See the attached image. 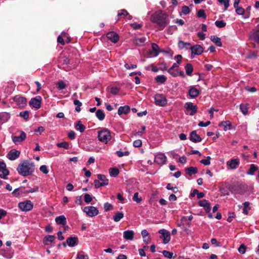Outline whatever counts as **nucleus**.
<instances>
[{
    "label": "nucleus",
    "instance_id": "1",
    "mask_svg": "<svg viewBox=\"0 0 259 259\" xmlns=\"http://www.w3.org/2000/svg\"><path fill=\"white\" fill-rule=\"evenodd\" d=\"M151 21L156 23L160 29H164L169 22L168 15L162 11L153 14L151 15Z\"/></svg>",
    "mask_w": 259,
    "mask_h": 259
},
{
    "label": "nucleus",
    "instance_id": "2",
    "mask_svg": "<svg viewBox=\"0 0 259 259\" xmlns=\"http://www.w3.org/2000/svg\"><path fill=\"white\" fill-rule=\"evenodd\" d=\"M34 163L27 160L19 164L17 168L18 173L22 176L31 175L34 172Z\"/></svg>",
    "mask_w": 259,
    "mask_h": 259
},
{
    "label": "nucleus",
    "instance_id": "3",
    "mask_svg": "<svg viewBox=\"0 0 259 259\" xmlns=\"http://www.w3.org/2000/svg\"><path fill=\"white\" fill-rule=\"evenodd\" d=\"M98 137L100 141L105 143H107V142L111 138V136L109 131L106 129L99 131L98 132Z\"/></svg>",
    "mask_w": 259,
    "mask_h": 259
},
{
    "label": "nucleus",
    "instance_id": "4",
    "mask_svg": "<svg viewBox=\"0 0 259 259\" xmlns=\"http://www.w3.org/2000/svg\"><path fill=\"white\" fill-rule=\"evenodd\" d=\"M33 204L30 200L19 203L18 207L23 211H28L33 208Z\"/></svg>",
    "mask_w": 259,
    "mask_h": 259
},
{
    "label": "nucleus",
    "instance_id": "5",
    "mask_svg": "<svg viewBox=\"0 0 259 259\" xmlns=\"http://www.w3.org/2000/svg\"><path fill=\"white\" fill-rule=\"evenodd\" d=\"M155 103L159 106H164L167 103L165 97L161 94H156L154 96Z\"/></svg>",
    "mask_w": 259,
    "mask_h": 259
},
{
    "label": "nucleus",
    "instance_id": "6",
    "mask_svg": "<svg viewBox=\"0 0 259 259\" xmlns=\"http://www.w3.org/2000/svg\"><path fill=\"white\" fill-rule=\"evenodd\" d=\"M84 211L90 217H93L97 215L99 211L97 208L93 206H86L84 208Z\"/></svg>",
    "mask_w": 259,
    "mask_h": 259
},
{
    "label": "nucleus",
    "instance_id": "7",
    "mask_svg": "<svg viewBox=\"0 0 259 259\" xmlns=\"http://www.w3.org/2000/svg\"><path fill=\"white\" fill-rule=\"evenodd\" d=\"M0 178L4 179H8V175L9 174V171L6 168V164L4 161H0Z\"/></svg>",
    "mask_w": 259,
    "mask_h": 259
},
{
    "label": "nucleus",
    "instance_id": "8",
    "mask_svg": "<svg viewBox=\"0 0 259 259\" xmlns=\"http://www.w3.org/2000/svg\"><path fill=\"white\" fill-rule=\"evenodd\" d=\"M158 233L161 234L160 238L163 239L164 244H167L170 241V233L168 231L165 229H161L158 231Z\"/></svg>",
    "mask_w": 259,
    "mask_h": 259
},
{
    "label": "nucleus",
    "instance_id": "9",
    "mask_svg": "<svg viewBox=\"0 0 259 259\" xmlns=\"http://www.w3.org/2000/svg\"><path fill=\"white\" fill-rule=\"evenodd\" d=\"M41 97L39 96H36V97L32 98L29 101V104L30 106H33L34 108L38 109L41 106Z\"/></svg>",
    "mask_w": 259,
    "mask_h": 259
},
{
    "label": "nucleus",
    "instance_id": "10",
    "mask_svg": "<svg viewBox=\"0 0 259 259\" xmlns=\"http://www.w3.org/2000/svg\"><path fill=\"white\" fill-rule=\"evenodd\" d=\"M166 156L163 153H160L155 156L154 161L158 164H163L166 161Z\"/></svg>",
    "mask_w": 259,
    "mask_h": 259
},
{
    "label": "nucleus",
    "instance_id": "11",
    "mask_svg": "<svg viewBox=\"0 0 259 259\" xmlns=\"http://www.w3.org/2000/svg\"><path fill=\"white\" fill-rule=\"evenodd\" d=\"M13 101L20 107H23L26 104V99L19 95L15 96Z\"/></svg>",
    "mask_w": 259,
    "mask_h": 259
},
{
    "label": "nucleus",
    "instance_id": "12",
    "mask_svg": "<svg viewBox=\"0 0 259 259\" xmlns=\"http://www.w3.org/2000/svg\"><path fill=\"white\" fill-rule=\"evenodd\" d=\"M185 107L187 110L191 111L190 115L192 116L197 112V107L191 102L186 103L185 105Z\"/></svg>",
    "mask_w": 259,
    "mask_h": 259
},
{
    "label": "nucleus",
    "instance_id": "13",
    "mask_svg": "<svg viewBox=\"0 0 259 259\" xmlns=\"http://www.w3.org/2000/svg\"><path fill=\"white\" fill-rule=\"evenodd\" d=\"M192 52V56L193 55H199L203 52V48L202 46L198 45H196L190 48Z\"/></svg>",
    "mask_w": 259,
    "mask_h": 259
},
{
    "label": "nucleus",
    "instance_id": "14",
    "mask_svg": "<svg viewBox=\"0 0 259 259\" xmlns=\"http://www.w3.org/2000/svg\"><path fill=\"white\" fill-rule=\"evenodd\" d=\"M239 164L240 161L238 158H233L227 162V165L231 169H236Z\"/></svg>",
    "mask_w": 259,
    "mask_h": 259
},
{
    "label": "nucleus",
    "instance_id": "15",
    "mask_svg": "<svg viewBox=\"0 0 259 259\" xmlns=\"http://www.w3.org/2000/svg\"><path fill=\"white\" fill-rule=\"evenodd\" d=\"M20 155V152L16 149H12L8 154V157L11 160H14L17 159Z\"/></svg>",
    "mask_w": 259,
    "mask_h": 259
},
{
    "label": "nucleus",
    "instance_id": "16",
    "mask_svg": "<svg viewBox=\"0 0 259 259\" xmlns=\"http://www.w3.org/2000/svg\"><path fill=\"white\" fill-rule=\"evenodd\" d=\"M26 138V134L23 132L21 131L20 133V136H13L12 137V141L14 143H21L24 141Z\"/></svg>",
    "mask_w": 259,
    "mask_h": 259
},
{
    "label": "nucleus",
    "instance_id": "17",
    "mask_svg": "<svg viewBox=\"0 0 259 259\" xmlns=\"http://www.w3.org/2000/svg\"><path fill=\"white\" fill-rule=\"evenodd\" d=\"M189 139L194 143L200 142L202 140L201 138L197 134L195 131H193L190 133Z\"/></svg>",
    "mask_w": 259,
    "mask_h": 259
},
{
    "label": "nucleus",
    "instance_id": "18",
    "mask_svg": "<svg viewBox=\"0 0 259 259\" xmlns=\"http://www.w3.org/2000/svg\"><path fill=\"white\" fill-rule=\"evenodd\" d=\"M78 239L77 237H70L67 239L66 243L70 247H74L77 245Z\"/></svg>",
    "mask_w": 259,
    "mask_h": 259
},
{
    "label": "nucleus",
    "instance_id": "19",
    "mask_svg": "<svg viewBox=\"0 0 259 259\" xmlns=\"http://www.w3.org/2000/svg\"><path fill=\"white\" fill-rule=\"evenodd\" d=\"M134 235V232L132 230L125 231L123 233V238L127 240H133Z\"/></svg>",
    "mask_w": 259,
    "mask_h": 259
},
{
    "label": "nucleus",
    "instance_id": "20",
    "mask_svg": "<svg viewBox=\"0 0 259 259\" xmlns=\"http://www.w3.org/2000/svg\"><path fill=\"white\" fill-rule=\"evenodd\" d=\"M191 223L190 222L188 221L187 217H182L180 220V222L178 223V226L180 227H185V225H187L188 227H190Z\"/></svg>",
    "mask_w": 259,
    "mask_h": 259
},
{
    "label": "nucleus",
    "instance_id": "21",
    "mask_svg": "<svg viewBox=\"0 0 259 259\" xmlns=\"http://www.w3.org/2000/svg\"><path fill=\"white\" fill-rule=\"evenodd\" d=\"M130 111V108L127 105L120 106L118 109V114L119 115L122 114H127Z\"/></svg>",
    "mask_w": 259,
    "mask_h": 259
},
{
    "label": "nucleus",
    "instance_id": "22",
    "mask_svg": "<svg viewBox=\"0 0 259 259\" xmlns=\"http://www.w3.org/2000/svg\"><path fill=\"white\" fill-rule=\"evenodd\" d=\"M10 117V115L8 112H0V122H7Z\"/></svg>",
    "mask_w": 259,
    "mask_h": 259
},
{
    "label": "nucleus",
    "instance_id": "23",
    "mask_svg": "<svg viewBox=\"0 0 259 259\" xmlns=\"http://www.w3.org/2000/svg\"><path fill=\"white\" fill-rule=\"evenodd\" d=\"M199 94V91L194 87H191L189 91V95L192 98L196 97Z\"/></svg>",
    "mask_w": 259,
    "mask_h": 259
},
{
    "label": "nucleus",
    "instance_id": "24",
    "mask_svg": "<svg viewBox=\"0 0 259 259\" xmlns=\"http://www.w3.org/2000/svg\"><path fill=\"white\" fill-rule=\"evenodd\" d=\"M219 126H223L224 130L225 131H227V130H231L232 128V123L230 121L227 120L225 121H222L219 124Z\"/></svg>",
    "mask_w": 259,
    "mask_h": 259
},
{
    "label": "nucleus",
    "instance_id": "25",
    "mask_svg": "<svg viewBox=\"0 0 259 259\" xmlns=\"http://www.w3.org/2000/svg\"><path fill=\"white\" fill-rule=\"evenodd\" d=\"M159 49L158 46L155 43H153L152 44V51L150 52V54L153 56H157L159 53Z\"/></svg>",
    "mask_w": 259,
    "mask_h": 259
},
{
    "label": "nucleus",
    "instance_id": "26",
    "mask_svg": "<svg viewBox=\"0 0 259 259\" xmlns=\"http://www.w3.org/2000/svg\"><path fill=\"white\" fill-rule=\"evenodd\" d=\"M185 172L187 174L191 176L192 175L197 173L198 169L196 167L191 166L185 168Z\"/></svg>",
    "mask_w": 259,
    "mask_h": 259
},
{
    "label": "nucleus",
    "instance_id": "27",
    "mask_svg": "<svg viewBox=\"0 0 259 259\" xmlns=\"http://www.w3.org/2000/svg\"><path fill=\"white\" fill-rule=\"evenodd\" d=\"M146 41V38L144 37H135L133 40V42L137 45L141 46H143Z\"/></svg>",
    "mask_w": 259,
    "mask_h": 259
},
{
    "label": "nucleus",
    "instance_id": "28",
    "mask_svg": "<svg viewBox=\"0 0 259 259\" xmlns=\"http://www.w3.org/2000/svg\"><path fill=\"white\" fill-rule=\"evenodd\" d=\"M186 73L188 76H191L193 71V65L190 63H187L185 66Z\"/></svg>",
    "mask_w": 259,
    "mask_h": 259
},
{
    "label": "nucleus",
    "instance_id": "29",
    "mask_svg": "<svg viewBox=\"0 0 259 259\" xmlns=\"http://www.w3.org/2000/svg\"><path fill=\"white\" fill-rule=\"evenodd\" d=\"M210 38V40L215 43L217 46L219 47H221L222 46L221 38L217 36L211 35Z\"/></svg>",
    "mask_w": 259,
    "mask_h": 259
},
{
    "label": "nucleus",
    "instance_id": "30",
    "mask_svg": "<svg viewBox=\"0 0 259 259\" xmlns=\"http://www.w3.org/2000/svg\"><path fill=\"white\" fill-rule=\"evenodd\" d=\"M55 221L58 224L65 225L66 224V219L63 215L56 217Z\"/></svg>",
    "mask_w": 259,
    "mask_h": 259
},
{
    "label": "nucleus",
    "instance_id": "31",
    "mask_svg": "<svg viewBox=\"0 0 259 259\" xmlns=\"http://www.w3.org/2000/svg\"><path fill=\"white\" fill-rule=\"evenodd\" d=\"M250 37L256 42L259 43V29L253 30V33Z\"/></svg>",
    "mask_w": 259,
    "mask_h": 259
},
{
    "label": "nucleus",
    "instance_id": "32",
    "mask_svg": "<svg viewBox=\"0 0 259 259\" xmlns=\"http://www.w3.org/2000/svg\"><path fill=\"white\" fill-rule=\"evenodd\" d=\"M75 129L80 133H83L85 131V127L81 123L80 121H78L75 124Z\"/></svg>",
    "mask_w": 259,
    "mask_h": 259
},
{
    "label": "nucleus",
    "instance_id": "33",
    "mask_svg": "<svg viewBox=\"0 0 259 259\" xmlns=\"http://www.w3.org/2000/svg\"><path fill=\"white\" fill-rule=\"evenodd\" d=\"M55 239V237L54 235H48L45 237L44 240V243L45 245H48V242H52Z\"/></svg>",
    "mask_w": 259,
    "mask_h": 259
},
{
    "label": "nucleus",
    "instance_id": "34",
    "mask_svg": "<svg viewBox=\"0 0 259 259\" xmlns=\"http://www.w3.org/2000/svg\"><path fill=\"white\" fill-rule=\"evenodd\" d=\"M96 116L101 121L103 120L105 118V114L103 111L101 109L97 110Z\"/></svg>",
    "mask_w": 259,
    "mask_h": 259
},
{
    "label": "nucleus",
    "instance_id": "35",
    "mask_svg": "<svg viewBox=\"0 0 259 259\" xmlns=\"http://www.w3.org/2000/svg\"><path fill=\"white\" fill-rule=\"evenodd\" d=\"M155 79L158 83H164L166 81L167 78L164 75H159L157 76Z\"/></svg>",
    "mask_w": 259,
    "mask_h": 259
},
{
    "label": "nucleus",
    "instance_id": "36",
    "mask_svg": "<svg viewBox=\"0 0 259 259\" xmlns=\"http://www.w3.org/2000/svg\"><path fill=\"white\" fill-rule=\"evenodd\" d=\"M240 109L244 115H247L248 114V104H240Z\"/></svg>",
    "mask_w": 259,
    "mask_h": 259
},
{
    "label": "nucleus",
    "instance_id": "37",
    "mask_svg": "<svg viewBox=\"0 0 259 259\" xmlns=\"http://www.w3.org/2000/svg\"><path fill=\"white\" fill-rule=\"evenodd\" d=\"M257 170V167L255 166L253 164H251L250 165V168L248 171L247 172V174L249 175H253L254 174V172Z\"/></svg>",
    "mask_w": 259,
    "mask_h": 259
},
{
    "label": "nucleus",
    "instance_id": "38",
    "mask_svg": "<svg viewBox=\"0 0 259 259\" xmlns=\"http://www.w3.org/2000/svg\"><path fill=\"white\" fill-rule=\"evenodd\" d=\"M73 104L76 106L75 111L79 112L80 111V106H82V103L77 99L74 100Z\"/></svg>",
    "mask_w": 259,
    "mask_h": 259
},
{
    "label": "nucleus",
    "instance_id": "39",
    "mask_svg": "<svg viewBox=\"0 0 259 259\" xmlns=\"http://www.w3.org/2000/svg\"><path fill=\"white\" fill-rule=\"evenodd\" d=\"M57 146L59 148H63L65 149H68L69 148V144L67 142L58 143H57Z\"/></svg>",
    "mask_w": 259,
    "mask_h": 259
},
{
    "label": "nucleus",
    "instance_id": "40",
    "mask_svg": "<svg viewBox=\"0 0 259 259\" xmlns=\"http://www.w3.org/2000/svg\"><path fill=\"white\" fill-rule=\"evenodd\" d=\"M124 217V214L122 212H116L114 214V221L118 222Z\"/></svg>",
    "mask_w": 259,
    "mask_h": 259
},
{
    "label": "nucleus",
    "instance_id": "41",
    "mask_svg": "<svg viewBox=\"0 0 259 259\" xmlns=\"http://www.w3.org/2000/svg\"><path fill=\"white\" fill-rule=\"evenodd\" d=\"M249 202L248 201H246L243 203V212L245 214H247L248 213V210L250 209L249 207Z\"/></svg>",
    "mask_w": 259,
    "mask_h": 259
},
{
    "label": "nucleus",
    "instance_id": "42",
    "mask_svg": "<svg viewBox=\"0 0 259 259\" xmlns=\"http://www.w3.org/2000/svg\"><path fill=\"white\" fill-rule=\"evenodd\" d=\"M24 193V189L22 187L15 189L12 192L15 196H18L20 194Z\"/></svg>",
    "mask_w": 259,
    "mask_h": 259
},
{
    "label": "nucleus",
    "instance_id": "43",
    "mask_svg": "<svg viewBox=\"0 0 259 259\" xmlns=\"http://www.w3.org/2000/svg\"><path fill=\"white\" fill-rule=\"evenodd\" d=\"M98 180L102 183H107V185L108 184V180L106 179V177L104 175L99 174L97 176Z\"/></svg>",
    "mask_w": 259,
    "mask_h": 259
},
{
    "label": "nucleus",
    "instance_id": "44",
    "mask_svg": "<svg viewBox=\"0 0 259 259\" xmlns=\"http://www.w3.org/2000/svg\"><path fill=\"white\" fill-rule=\"evenodd\" d=\"M56 85L59 90H61L65 89L66 88V84L62 80H59L57 83Z\"/></svg>",
    "mask_w": 259,
    "mask_h": 259
},
{
    "label": "nucleus",
    "instance_id": "45",
    "mask_svg": "<svg viewBox=\"0 0 259 259\" xmlns=\"http://www.w3.org/2000/svg\"><path fill=\"white\" fill-rule=\"evenodd\" d=\"M215 25L219 28H223L226 25V23L223 20H218L215 22Z\"/></svg>",
    "mask_w": 259,
    "mask_h": 259
},
{
    "label": "nucleus",
    "instance_id": "46",
    "mask_svg": "<svg viewBox=\"0 0 259 259\" xmlns=\"http://www.w3.org/2000/svg\"><path fill=\"white\" fill-rule=\"evenodd\" d=\"M219 2L225 6V10H227L229 7V0H218Z\"/></svg>",
    "mask_w": 259,
    "mask_h": 259
},
{
    "label": "nucleus",
    "instance_id": "47",
    "mask_svg": "<svg viewBox=\"0 0 259 259\" xmlns=\"http://www.w3.org/2000/svg\"><path fill=\"white\" fill-rule=\"evenodd\" d=\"M94 184H95V186L96 188H99L101 187L107 185V183H102L98 180H95L94 181Z\"/></svg>",
    "mask_w": 259,
    "mask_h": 259
},
{
    "label": "nucleus",
    "instance_id": "48",
    "mask_svg": "<svg viewBox=\"0 0 259 259\" xmlns=\"http://www.w3.org/2000/svg\"><path fill=\"white\" fill-rule=\"evenodd\" d=\"M130 152L128 151H125L123 152L121 150H119L116 152V154L119 157H121L123 156H128Z\"/></svg>",
    "mask_w": 259,
    "mask_h": 259
},
{
    "label": "nucleus",
    "instance_id": "49",
    "mask_svg": "<svg viewBox=\"0 0 259 259\" xmlns=\"http://www.w3.org/2000/svg\"><path fill=\"white\" fill-rule=\"evenodd\" d=\"M59 61L60 62H62L63 64L66 65L70 62V59L66 56L60 57Z\"/></svg>",
    "mask_w": 259,
    "mask_h": 259
},
{
    "label": "nucleus",
    "instance_id": "50",
    "mask_svg": "<svg viewBox=\"0 0 259 259\" xmlns=\"http://www.w3.org/2000/svg\"><path fill=\"white\" fill-rule=\"evenodd\" d=\"M166 189L169 190H172L174 193H177L178 192V188L177 187H172L171 184L168 183L167 184Z\"/></svg>",
    "mask_w": 259,
    "mask_h": 259
},
{
    "label": "nucleus",
    "instance_id": "51",
    "mask_svg": "<svg viewBox=\"0 0 259 259\" xmlns=\"http://www.w3.org/2000/svg\"><path fill=\"white\" fill-rule=\"evenodd\" d=\"M128 15V12L124 9L121 10L118 13V16L124 18Z\"/></svg>",
    "mask_w": 259,
    "mask_h": 259
},
{
    "label": "nucleus",
    "instance_id": "52",
    "mask_svg": "<svg viewBox=\"0 0 259 259\" xmlns=\"http://www.w3.org/2000/svg\"><path fill=\"white\" fill-rule=\"evenodd\" d=\"M210 156H207L206 159L201 160L200 162L204 165H209L210 164Z\"/></svg>",
    "mask_w": 259,
    "mask_h": 259
},
{
    "label": "nucleus",
    "instance_id": "53",
    "mask_svg": "<svg viewBox=\"0 0 259 259\" xmlns=\"http://www.w3.org/2000/svg\"><path fill=\"white\" fill-rule=\"evenodd\" d=\"M162 254L165 257H167L168 258H171L173 257V253L167 250H163L162 251Z\"/></svg>",
    "mask_w": 259,
    "mask_h": 259
},
{
    "label": "nucleus",
    "instance_id": "54",
    "mask_svg": "<svg viewBox=\"0 0 259 259\" xmlns=\"http://www.w3.org/2000/svg\"><path fill=\"white\" fill-rule=\"evenodd\" d=\"M246 246L243 244H242L241 245H240V246H239V247L238 248L239 252L241 254H244L246 252Z\"/></svg>",
    "mask_w": 259,
    "mask_h": 259
},
{
    "label": "nucleus",
    "instance_id": "55",
    "mask_svg": "<svg viewBox=\"0 0 259 259\" xmlns=\"http://www.w3.org/2000/svg\"><path fill=\"white\" fill-rule=\"evenodd\" d=\"M92 198L91 196L89 194H85L84 196V201L87 203H89L92 201Z\"/></svg>",
    "mask_w": 259,
    "mask_h": 259
},
{
    "label": "nucleus",
    "instance_id": "56",
    "mask_svg": "<svg viewBox=\"0 0 259 259\" xmlns=\"http://www.w3.org/2000/svg\"><path fill=\"white\" fill-rule=\"evenodd\" d=\"M133 199L135 201L138 203H140L142 201V198L139 197V193L138 192L134 194Z\"/></svg>",
    "mask_w": 259,
    "mask_h": 259
},
{
    "label": "nucleus",
    "instance_id": "57",
    "mask_svg": "<svg viewBox=\"0 0 259 259\" xmlns=\"http://www.w3.org/2000/svg\"><path fill=\"white\" fill-rule=\"evenodd\" d=\"M178 70L177 69L176 71H174L172 68H169L167 70V72L171 74L174 77H176L178 75Z\"/></svg>",
    "mask_w": 259,
    "mask_h": 259
},
{
    "label": "nucleus",
    "instance_id": "58",
    "mask_svg": "<svg viewBox=\"0 0 259 259\" xmlns=\"http://www.w3.org/2000/svg\"><path fill=\"white\" fill-rule=\"evenodd\" d=\"M190 12V10L187 6H183L182 8V13L184 15H187Z\"/></svg>",
    "mask_w": 259,
    "mask_h": 259
},
{
    "label": "nucleus",
    "instance_id": "59",
    "mask_svg": "<svg viewBox=\"0 0 259 259\" xmlns=\"http://www.w3.org/2000/svg\"><path fill=\"white\" fill-rule=\"evenodd\" d=\"M19 114L20 116L25 119H27L29 117V112L27 111L21 112Z\"/></svg>",
    "mask_w": 259,
    "mask_h": 259
},
{
    "label": "nucleus",
    "instance_id": "60",
    "mask_svg": "<svg viewBox=\"0 0 259 259\" xmlns=\"http://www.w3.org/2000/svg\"><path fill=\"white\" fill-rule=\"evenodd\" d=\"M142 145V142L141 140H137L134 141L133 142V146L135 147H140Z\"/></svg>",
    "mask_w": 259,
    "mask_h": 259
},
{
    "label": "nucleus",
    "instance_id": "61",
    "mask_svg": "<svg viewBox=\"0 0 259 259\" xmlns=\"http://www.w3.org/2000/svg\"><path fill=\"white\" fill-rule=\"evenodd\" d=\"M104 207L105 211H108L110 210H111L113 208V206L111 204L106 202L104 204Z\"/></svg>",
    "mask_w": 259,
    "mask_h": 259
},
{
    "label": "nucleus",
    "instance_id": "62",
    "mask_svg": "<svg viewBox=\"0 0 259 259\" xmlns=\"http://www.w3.org/2000/svg\"><path fill=\"white\" fill-rule=\"evenodd\" d=\"M197 16L199 18H206V15H205V12L203 10H199L198 12H197Z\"/></svg>",
    "mask_w": 259,
    "mask_h": 259
},
{
    "label": "nucleus",
    "instance_id": "63",
    "mask_svg": "<svg viewBox=\"0 0 259 259\" xmlns=\"http://www.w3.org/2000/svg\"><path fill=\"white\" fill-rule=\"evenodd\" d=\"M257 57L256 53L254 52H251L247 55L246 58L248 59H255Z\"/></svg>",
    "mask_w": 259,
    "mask_h": 259
},
{
    "label": "nucleus",
    "instance_id": "64",
    "mask_svg": "<svg viewBox=\"0 0 259 259\" xmlns=\"http://www.w3.org/2000/svg\"><path fill=\"white\" fill-rule=\"evenodd\" d=\"M39 169L44 174H47L49 172L47 166L45 165H41Z\"/></svg>",
    "mask_w": 259,
    "mask_h": 259
}]
</instances>
